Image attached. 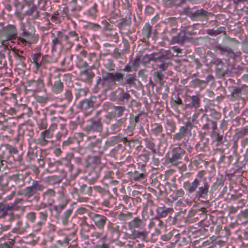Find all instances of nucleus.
Returning <instances> with one entry per match:
<instances>
[{
	"label": "nucleus",
	"instance_id": "obj_1",
	"mask_svg": "<svg viewBox=\"0 0 248 248\" xmlns=\"http://www.w3.org/2000/svg\"><path fill=\"white\" fill-rule=\"evenodd\" d=\"M19 28L21 32L18 35L17 29L15 25L9 24L4 27L0 30V43L4 45L7 41L17 39L18 44L30 46L36 43L35 29L31 23L20 22Z\"/></svg>",
	"mask_w": 248,
	"mask_h": 248
},
{
	"label": "nucleus",
	"instance_id": "obj_2",
	"mask_svg": "<svg viewBox=\"0 0 248 248\" xmlns=\"http://www.w3.org/2000/svg\"><path fill=\"white\" fill-rule=\"evenodd\" d=\"M206 171L201 170L198 172L192 181H186L183 183V188L189 195L194 197V199L206 200L208 197L210 184L205 176Z\"/></svg>",
	"mask_w": 248,
	"mask_h": 248
},
{
	"label": "nucleus",
	"instance_id": "obj_3",
	"mask_svg": "<svg viewBox=\"0 0 248 248\" xmlns=\"http://www.w3.org/2000/svg\"><path fill=\"white\" fill-rule=\"evenodd\" d=\"M124 74L121 72H104L101 77H96V88L104 91L110 90L116 85V82H120L124 79Z\"/></svg>",
	"mask_w": 248,
	"mask_h": 248
},
{
	"label": "nucleus",
	"instance_id": "obj_4",
	"mask_svg": "<svg viewBox=\"0 0 248 248\" xmlns=\"http://www.w3.org/2000/svg\"><path fill=\"white\" fill-rule=\"evenodd\" d=\"M31 57L33 72L35 74L40 73L41 75L46 72L50 64L58 61V57L53 58L47 55L42 56L40 53H33Z\"/></svg>",
	"mask_w": 248,
	"mask_h": 248
},
{
	"label": "nucleus",
	"instance_id": "obj_5",
	"mask_svg": "<svg viewBox=\"0 0 248 248\" xmlns=\"http://www.w3.org/2000/svg\"><path fill=\"white\" fill-rule=\"evenodd\" d=\"M31 182V185L26 187L17 193L18 195L24 197L28 202H32L33 201L38 202L40 197L38 192H42L45 189V186L38 181L32 180L31 178L28 181V183Z\"/></svg>",
	"mask_w": 248,
	"mask_h": 248
},
{
	"label": "nucleus",
	"instance_id": "obj_6",
	"mask_svg": "<svg viewBox=\"0 0 248 248\" xmlns=\"http://www.w3.org/2000/svg\"><path fill=\"white\" fill-rule=\"evenodd\" d=\"M51 47L53 52H57L59 49L68 50L74 45V43L68 39V36L64 34L62 31H57L54 32H51Z\"/></svg>",
	"mask_w": 248,
	"mask_h": 248
},
{
	"label": "nucleus",
	"instance_id": "obj_7",
	"mask_svg": "<svg viewBox=\"0 0 248 248\" xmlns=\"http://www.w3.org/2000/svg\"><path fill=\"white\" fill-rule=\"evenodd\" d=\"M146 221L145 218H140V217H137L127 222V227L131 231V233L129 235V238H145L144 230L146 225Z\"/></svg>",
	"mask_w": 248,
	"mask_h": 248
},
{
	"label": "nucleus",
	"instance_id": "obj_8",
	"mask_svg": "<svg viewBox=\"0 0 248 248\" xmlns=\"http://www.w3.org/2000/svg\"><path fill=\"white\" fill-rule=\"evenodd\" d=\"M191 124L180 126L178 131L173 135V142L175 145L187 148L190 138L192 136Z\"/></svg>",
	"mask_w": 248,
	"mask_h": 248
},
{
	"label": "nucleus",
	"instance_id": "obj_9",
	"mask_svg": "<svg viewBox=\"0 0 248 248\" xmlns=\"http://www.w3.org/2000/svg\"><path fill=\"white\" fill-rule=\"evenodd\" d=\"M18 153L17 147L6 144L0 147V170L7 164H12L15 159L13 155Z\"/></svg>",
	"mask_w": 248,
	"mask_h": 248
},
{
	"label": "nucleus",
	"instance_id": "obj_10",
	"mask_svg": "<svg viewBox=\"0 0 248 248\" xmlns=\"http://www.w3.org/2000/svg\"><path fill=\"white\" fill-rule=\"evenodd\" d=\"M208 215L205 207L194 205L188 211L185 219L186 221L190 223L200 221L201 223L203 224L204 220L207 218Z\"/></svg>",
	"mask_w": 248,
	"mask_h": 248
},
{
	"label": "nucleus",
	"instance_id": "obj_11",
	"mask_svg": "<svg viewBox=\"0 0 248 248\" xmlns=\"http://www.w3.org/2000/svg\"><path fill=\"white\" fill-rule=\"evenodd\" d=\"M102 138H96V135L93 134L87 137L85 140V145L86 148L93 153L96 154V155L99 156L107 150L106 145H102Z\"/></svg>",
	"mask_w": 248,
	"mask_h": 248
},
{
	"label": "nucleus",
	"instance_id": "obj_12",
	"mask_svg": "<svg viewBox=\"0 0 248 248\" xmlns=\"http://www.w3.org/2000/svg\"><path fill=\"white\" fill-rule=\"evenodd\" d=\"M25 243L16 233L10 232L0 238V248H20L19 245Z\"/></svg>",
	"mask_w": 248,
	"mask_h": 248
},
{
	"label": "nucleus",
	"instance_id": "obj_13",
	"mask_svg": "<svg viewBox=\"0 0 248 248\" xmlns=\"http://www.w3.org/2000/svg\"><path fill=\"white\" fill-rule=\"evenodd\" d=\"M61 76V74L54 76L50 73L46 78V85L53 94H60L63 91L64 84L62 81Z\"/></svg>",
	"mask_w": 248,
	"mask_h": 248
},
{
	"label": "nucleus",
	"instance_id": "obj_14",
	"mask_svg": "<svg viewBox=\"0 0 248 248\" xmlns=\"http://www.w3.org/2000/svg\"><path fill=\"white\" fill-rule=\"evenodd\" d=\"M44 89L45 85L42 77H39L37 79L28 80L25 86L26 93L32 94L41 92Z\"/></svg>",
	"mask_w": 248,
	"mask_h": 248
},
{
	"label": "nucleus",
	"instance_id": "obj_15",
	"mask_svg": "<svg viewBox=\"0 0 248 248\" xmlns=\"http://www.w3.org/2000/svg\"><path fill=\"white\" fill-rule=\"evenodd\" d=\"M88 216L94 224V225H91L90 227L94 229L96 227L100 231H104L105 225L110 221L106 216L93 212H88Z\"/></svg>",
	"mask_w": 248,
	"mask_h": 248
},
{
	"label": "nucleus",
	"instance_id": "obj_16",
	"mask_svg": "<svg viewBox=\"0 0 248 248\" xmlns=\"http://www.w3.org/2000/svg\"><path fill=\"white\" fill-rule=\"evenodd\" d=\"M96 99L95 96H92L90 98L85 99L79 102L78 107L84 112L85 116H88L91 115L98 106L96 103Z\"/></svg>",
	"mask_w": 248,
	"mask_h": 248
},
{
	"label": "nucleus",
	"instance_id": "obj_17",
	"mask_svg": "<svg viewBox=\"0 0 248 248\" xmlns=\"http://www.w3.org/2000/svg\"><path fill=\"white\" fill-rule=\"evenodd\" d=\"M228 89L231 94L228 96L231 102H236L244 99V95H248V88L247 87L241 88L236 86H229Z\"/></svg>",
	"mask_w": 248,
	"mask_h": 248
},
{
	"label": "nucleus",
	"instance_id": "obj_18",
	"mask_svg": "<svg viewBox=\"0 0 248 248\" xmlns=\"http://www.w3.org/2000/svg\"><path fill=\"white\" fill-rule=\"evenodd\" d=\"M82 129L88 135L92 133L101 132L103 130V124L98 118H92L86 121Z\"/></svg>",
	"mask_w": 248,
	"mask_h": 248
},
{
	"label": "nucleus",
	"instance_id": "obj_19",
	"mask_svg": "<svg viewBox=\"0 0 248 248\" xmlns=\"http://www.w3.org/2000/svg\"><path fill=\"white\" fill-rule=\"evenodd\" d=\"M184 148L185 147L177 146L172 148L171 151V156L168 158L170 163L174 166H177L182 163L186 152Z\"/></svg>",
	"mask_w": 248,
	"mask_h": 248
},
{
	"label": "nucleus",
	"instance_id": "obj_20",
	"mask_svg": "<svg viewBox=\"0 0 248 248\" xmlns=\"http://www.w3.org/2000/svg\"><path fill=\"white\" fill-rule=\"evenodd\" d=\"M131 18L125 17L116 20L115 25L122 35L127 36L131 33Z\"/></svg>",
	"mask_w": 248,
	"mask_h": 248
},
{
	"label": "nucleus",
	"instance_id": "obj_21",
	"mask_svg": "<svg viewBox=\"0 0 248 248\" xmlns=\"http://www.w3.org/2000/svg\"><path fill=\"white\" fill-rule=\"evenodd\" d=\"M117 167L116 175L118 179H121L126 175L129 176L131 170H134L135 169V165L133 163H128L126 161L118 163Z\"/></svg>",
	"mask_w": 248,
	"mask_h": 248
},
{
	"label": "nucleus",
	"instance_id": "obj_22",
	"mask_svg": "<svg viewBox=\"0 0 248 248\" xmlns=\"http://www.w3.org/2000/svg\"><path fill=\"white\" fill-rule=\"evenodd\" d=\"M200 121L202 124L201 131L205 132V135L209 132L210 129L211 131L217 130V122L209 119L207 114H202L200 118Z\"/></svg>",
	"mask_w": 248,
	"mask_h": 248
},
{
	"label": "nucleus",
	"instance_id": "obj_23",
	"mask_svg": "<svg viewBox=\"0 0 248 248\" xmlns=\"http://www.w3.org/2000/svg\"><path fill=\"white\" fill-rule=\"evenodd\" d=\"M37 219L36 223L33 226V230L35 232H39L42 227L46 224L48 218V212L46 210L37 213Z\"/></svg>",
	"mask_w": 248,
	"mask_h": 248
},
{
	"label": "nucleus",
	"instance_id": "obj_24",
	"mask_svg": "<svg viewBox=\"0 0 248 248\" xmlns=\"http://www.w3.org/2000/svg\"><path fill=\"white\" fill-rule=\"evenodd\" d=\"M142 116L140 113L136 115L131 114L129 117V124L126 128H124V132L128 136H132L134 134V131L136 124L140 122V120Z\"/></svg>",
	"mask_w": 248,
	"mask_h": 248
},
{
	"label": "nucleus",
	"instance_id": "obj_25",
	"mask_svg": "<svg viewBox=\"0 0 248 248\" xmlns=\"http://www.w3.org/2000/svg\"><path fill=\"white\" fill-rule=\"evenodd\" d=\"M115 99L118 104L123 105L127 102L131 97L130 94L127 92H125L124 90L120 87H119L113 93Z\"/></svg>",
	"mask_w": 248,
	"mask_h": 248
},
{
	"label": "nucleus",
	"instance_id": "obj_26",
	"mask_svg": "<svg viewBox=\"0 0 248 248\" xmlns=\"http://www.w3.org/2000/svg\"><path fill=\"white\" fill-rule=\"evenodd\" d=\"M200 140L197 143L195 148L197 152H206L209 150V139L205 138V133L199 131Z\"/></svg>",
	"mask_w": 248,
	"mask_h": 248
},
{
	"label": "nucleus",
	"instance_id": "obj_27",
	"mask_svg": "<svg viewBox=\"0 0 248 248\" xmlns=\"http://www.w3.org/2000/svg\"><path fill=\"white\" fill-rule=\"evenodd\" d=\"M86 167L89 169H97L101 170L102 165L100 157L99 155H90L86 159Z\"/></svg>",
	"mask_w": 248,
	"mask_h": 248
},
{
	"label": "nucleus",
	"instance_id": "obj_28",
	"mask_svg": "<svg viewBox=\"0 0 248 248\" xmlns=\"http://www.w3.org/2000/svg\"><path fill=\"white\" fill-rule=\"evenodd\" d=\"M212 139V144L214 147H219L223 145L225 137H224L223 132L215 130L210 132Z\"/></svg>",
	"mask_w": 248,
	"mask_h": 248
},
{
	"label": "nucleus",
	"instance_id": "obj_29",
	"mask_svg": "<svg viewBox=\"0 0 248 248\" xmlns=\"http://www.w3.org/2000/svg\"><path fill=\"white\" fill-rule=\"evenodd\" d=\"M187 108L197 109L200 107L201 100L199 95L187 96L185 99Z\"/></svg>",
	"mask_w": 248,
	"mask_h": 248
},
{
	"label": "nucleus",
	"instance_id": "obj_30",
	"mask_svg": "<svg viewBox=\"0 0 248 248\" xmlns=\"http://www.w3.org/2000/svg\"><path fill=\"white\" fill-rule=\"evenodd\" d=\"M143 198L142 212H147L148 208H152L155 206V204L153 200V197L150 193H145L142 195ZM151 214H154L153 210L150 209Z\"/></svg>",
	"mask_w": 248,
	"mask_h": 248
},
{
	"label": "nucleus",
	"instance_id": "obj_31",
	"mask_svg": "<svg viewBox=\"0 0 248 248\" xmlns=\"http://www.w3.org/2000/svg\"><path fill=\"white\" fill-rule=\"evenodd\" d=\"M164 223L160 218L155 217L150 220L148 228L149 229H154L155 234L161 233V231L164 229Z\"/></svg>",
	"mask_w": 248,
	"mask_h": 248
},
{
	"label": "nucleus",
	"instance_id": "obj_32",
	"mask_svg": "<svg viewBox=\"0 0 248 248\" xmlns=\"http://www.w3.org/2000/svg\"><path fill=\"white\" fill-rule=\"evenodd\" d=\"M186 15L193 20H200L203 16H207V12L204 9L194 10L189 8L186 10Z\"/></svg>",
	"mask_w": 248,
	"mask_h": 248
},
{
	"label": "nucleus",
	"instance_id": "obj_33",
	"mask_svg": "<svg viewBox=\"0 0 248 248\" xmlns=\"http://www.w3.org/2000/svg\"><path fill=\"white\" fill-rule=\"evenodd\" d=\"M18 119H26L29 118L32 114V111L31 108L26 104H20L16 107Z\"/></svg>",
	"mask_w": 248,
	"mask_h": 248
},
{
	"label": "nucleus",
	"instance_id": "obj_34",
	"mask_svg": "<svg viewBox=\"0 0 248 248\" xmlns=\"http://www.w3.org/2000/svg\"><path fill=\"white\" fill-rule=\"evenodd\" d=\"M184 105L182 98L179 93H173L170 98V105L174 111L177 113L180 112V107Z\"/></svg>",
	"mask_w": 248,
	"mask_h": 248
},
{
	"label": "nucleus",
	"instance_id": "obj_35",
	"mask_svg": "<svg viewBox=\"0 0 248 248\" xmlns=\"http://www.w3.org/2000/svg\"><path fill=\"white\" fill-rule=\"evenodd\" d=\"M56 193L53 188H48L42 193L44 202H46L48 205L51 206L55 203Z\"/></svg>",
	"mask_w": 248,
	"mask_h": 248
},
{
	"label": "nucleus",
	"instance_id": "obj_36",
	"mask_svg": "<svg viewBox=\"0 0 248 248\" xmlns=\"http://www.w3.org/2000/svg\"><path fill=\"white\" fill-rule=\"evenodd\" d=\"M231 102L230 106L232 110L230 112L229 115L230 117L232 118L240 112L241 109L245 105L246 102L245 100H241Z\"/></svg>",
	"mask_w": 248,
	"mask_h": 248
},
{
	"label": "nucleus",
	"instance_id": "obj_37",
	"mask_svg": "<svg viewBox=\"0 0 248 248\" xmlns=\"http://www.w3.org/2000/svg\"><path fill=\"white\" fill-rule=\"evenodd\" d=\"M53 136L49 132L47 131L46 129L42 131L40 134L38 139V144L41 146H47L49 142V139H51Z\"/></svg>",
	"mask_w": 248,
	"mask_h": 248
},
{
	"label": "nucleus",
	"instance_id": "obj_38",
	"mask_svg": "<svg viewBox=\"0 0 248 248\" xmlns=\"http://www.w3.org/2000/svg\"><path fill=\"white\" fill-rule=\"evenodd\" d=\"M206 155L204 154H200L195 156L191 159V163L198 168H201L203 166H207L209 164L206 160Z\"/></svg>",
	"mask_w": 248,
	"mask_h": 248
},
{
	"label": "nucleus",
	"instance_id": "obj_39",
	"mask_svg": "<svg viewBox=\"0 0 248 248\" xmlns=\"http://www.w3.org/2000/svg\"><path fill=\"white\" fill-rule=\"evenodd\" d=\"M107 229L108 232L111 234L112 240H116L119 238L121 232L118 225H115L110 221L107 224Z\"/></svg>",
	"mask_w": 248,
	"mask_h": 248
},
{
	"label": "nucleus",
	"instance_id": "obj_40",
	"mask_svg": "<svg viewBox=\"0 0 248 248\" xmlns=\"http://www.w3.org/2000/svg\"><path fill=\"white\" fill-rule=\"evenodd\" d=\"M237 158V155L232 154L228 156L222 155L220 157L218 164L220 167L228 168L231 164Z\"/></svg>",
	"mask_w": 248,
	"mask_h": 248
},
{
	"label": "nucleus",
	"instance_id": "obj_41",
	"mask_svg": "<svg viewBox=\"0 0 248 248\" xmlns=\"http://www.w3.org/2000/svg\"><path fill=\"white\" fill-rule=\"evenodd\" d=\"M20 131H22L23 135L28 137V139L33 138L35 133L32 125L26 124H20L18 126Z\"/></svg>",
	"mask_w": 248,
	"mask_h": 248
},
{
	"label": "nucleus",
	"instance_id": "obj_42",
	"mask_svg": "<svg viewBox=\"0 0 248 248\" xmlns=\"http://www.w3.org/2000/svg\"><path fill=\"white\" fill-rule=\"evenodd\" d=\"M77 231L74 230L64 238L62 242L65 244V246H68L69 244V241L72 240V243L73 244L70 245L68 248H76L77 247V240L78 239V237L77 236Z\"/></svg>",
	"mask_w": 248,
	"mask_h": 248
},
{
	"label": "nucleus",
	"instance_id": "obj_43",
	"mask_svg": "<svg viewBox=\"0 0 248 248\" xmlns=\"http://www.w3.org/2000/svg\"><path fill=\"white\" fill-rule=\"evenodd\" d=\"M73 158L74 154L72 153H69L66 154L65 157L62 158L58 162L67 168L68 171L72 172L74 166L71 163V160Z\"/></svg>",
	"mask_w": 248,
	"mask_h": 248
},
{
	"label": "nucleus",
	"instance_id": "obj_44",
	"mask_svg": "<svg viewBox=\"0 0 248 248\" xmlns=\"http://www.w3.org/2000/svg\"><path fill=\"white\" fill-rule=\"evenodd\" d=\"M155 212L156 213L155 217L160 218L165 217L169 214H172L173 212V209L172 208L167 207L165 205L162 204L161 206L157 207Z\"/></svg>",
	"mask_w": 248,
	"mask_h": 248
},
{
	"label": "nucleus",
	"instance_id": "obj_45",
	"mask_svg": "<svg viewBox=\"0 0 248 248\" xmlns=\"http://www.w3.org/2000/svg\"><path fill=\"white\" fill-rule=\"evenodd\" d=\"M93 196H99L103 198L108 199L111 195L108 190L99 186H93Z\"/></svg>",
	"mask_w": 248,
	"mask_h": 248
},
{
	"label": "nucleus",
	"instance_id": "obj_46",
	"mask_svg": "<svg viewBox=\"0 0 248 248\" xmlns=\"http://www.w3.org/2000/svg\"><path fill=\"white\" fill-rule=\"evenodd\" d=\"M13 141L15 145L18 146L20 150H23L24 147L26 145L24 136L22 134V131H20L18 127L17 128V134L14 138Z\"/></svg>",
	"mask_w": 248,
	"mask_h": 248
},
{
	"label": "nucleus",
	"instance_id": "obj_47",
	"mask_svg": "<svg viewBox=\"0 0 248 248\" xmlns=\"http://www.w3.org/2000/svg\"><path fill=\"white\" fill-rule=\"evenodd\" d=\"M245 164L246 163L244 164L241 163L240 164L238 158H236L233 168L230 170V174L233 176H240L244 171L243 168Z\"/></svg>",
	"mask_w": 248,
	"mask_h": 248
},
{
	"label": "nucleus",
	"instance_id": "obj_48",
	"mask_svg": "<svg viewBox=\"0 0 248 248\" xmlns=\"http://www.w3.org/2000/svg\"><path fill=\"white\" fill-rule=\"evenodd\" d=\"M103 183L106 185L116 186L119 182L114 180V173L112 171H107L103 177Z\"/></svg>",
	"mask_w": 248,
	"mask_h": 248
},
{
	"label": "nucleus",
	"instance_id": "obj_49",
	"mask_svg": "<svg viewBox=\"0 0 248 248\" xmlns=\"http://www.w3.org/2000/svg\"><path fill=\"white\" fill-rule=\"evenodd\" d=\"M80 76L82 81L91 84L95 74L91 70H85L80 72Z\"/></svg>",
	"mask_w": 248,
	"mask_h": 248
},
{
	"label": "nucleus",
	"instance_id": "obj_50",
	"mask_svg": "<svg viewBox=\"0 0 248 248\" xmlns=\"http://www.w3.org/2000/svg\"><path fill=\"white\" fill-rule=\"evenodd\" d=\"M152 27L149 22L145 24L140 34L142 40L146 42L150 38L152 32Z\"/></svg>",
	"mask_w": 248,
	"mask_h": 248
},
{
	"label": "nucleus",
	"instance_id": "obj_51",
	"mask_svg": "<svg viewBox=\"0 0 248 248\" xmlns=\"http://www.w3.org/2000/svg\"><path fill=\"white\" fill-rule=\"evenodd\" d=\"M30 227V225L29 224L27 221L25 222H23L22 221H20L18 220L17 222V227L14 228L12 232H13L15 233H22L25 232H27V230L29 229Z\"/></svg>",
	"mask_w": 248,
	"mask_h": 248
},
{
	"label": "nucleus",
	"instance_id": "obj_52",
	"mask_svg": "<svg viewBox=\"0 0 248 248\" xmlns=\"http://www.w3.org/2000/svg\"><path fill=\"white\" fill-rule=\"evenodd\" d=\"M147 175V173L144 172H140L138 170H135L134 171L131 170L128 178L131 180V181H140L144 179Z\"/></svg>",
	"mask_w": 248,
	"mask_h": 248
},
{
	"label": "nucleus",
	"instance_id": "obj_53",
	"mask_svg": "<svg viewBox=\"0 0 248 248\" xmlns=\"http://www.w3.org/2000/svg\"><path fill=\"white\" fill-rule=\"evenodd\" d=\"M151 152L143 149L142 154L139 155L137 158V164L143 163L146 164L150 160Z\"/></svg>",
	"mask_w": 248,
	"mask_h": 248
},
{
	"label": "nucleus",
	"instance_id": "obj_54",
	"mask_svg": "<svg viewBox=\"0 0 248 248\" xmlns=\"http://www.w3.org/2000/svg\"><path fill=\"white\" fill-rule=\"evenodd\" d=\"M102 33L106 38L110 41L114 42L117 43L119 41V35L118 33L116 31V30L113 31H102Z\"/></svg>",
	"mask_w": 248,
	"mask_h": 248
},
{
	"label": "nucleus",
	"instance_id": "obj_55",
	"mask_svg": "<svg viewBox=\"0 0 248 248\" xmlns=\"http://www.w3.org/2000/svg\"><path fill=\"white\" fill-rule=\"evenodd\" d=\"M98 13V5L96 3H94L93 5L85 12L84 15L92 19H95Z\"/></svg>",
	"mask_w": 248,
	"mask_h": 248
},
{
	"label": "nucleus",
	"instance_id": "obj_56",
	"mask_svg": "<svg viewBox=\"0 0 248 248\" xmlns=\"http://www.w3.org/2000/svg\"><path fill=\"white\" fill-rule=\"evenodd\" d=\"M102 64L108 71H114L116 66L113 60L111 58H102Z\"/></svg>",
	"mask_w": 248,
	"mask_h": 248
},
{
	"label": "nucleus",
	"instance_id": "obj_57",
	"mask_svg": "<svg viewBox=\"0 0 248 248\" xmlns=\"http://www.w3.org/2000/svg\"><path fill=\"white\" fill-rule=\"evenodd\" d=\"M123 137L120 135L112 137L106 141V148L107 149L110 146H114L118 142L123 141Z\"/></svg>",
	"mask_w": 248,
	"mask_h": 248
},
{
	"label": "nucleus",
	"instance_id": "obj_58",
	"mask_svg": "<svg viewBox=\"0 0 248 248\" xmlns=\"http://www.w3.org/2000/svg\"><path fill=\"white\" fill-rule=\"evenodd\" d=\"M68 134V130L65 124H61L60 130L56 134V140H61L62 138H65Z\"/></svg>",
	"mask_w": 248,
	"mask_h": 248
},
{
	"label": "nucleus",
	"instance_id": "obj_59",
	"mask_svg": "<svg viewBox=\"0 0 248 248\" xmlns=\"http://www.w3.org/2000/svg\"><path fill=\"white\" fill-rule=\"evenodd\" d=\"M11 180L14 181L17 187H21L25 185L24 177L23 175L19 173L13 174L10 177Z\"/></svg>",
	"mask_w": 248,
	"mask_h": 248
},
{
	"label": "nucleus",
	"instance_id": "obj_60",
	"mask_svg": "<svg viewBox=\"0 0 248 248\" xmlns=\"http://www.w3.org/2000/svg\"><path fill=\"white\" fill-rule=\"evenodd\" d=\"M188 39V36H186L184 30H182L176 36H172V40L175 43H183Z\"/></svg>",
	"mask_w": 248,
	"mask_h": 248
},
{
	"label": "nucleus",
	"instance_id": "obj_61",
	"mask_svg": "<svg viewBox=\"0 0 248 248\" xmlns=\"http://www.w3.org/2000/svg\"><path fill=\"white\" fill-rule=\"evenodd\" d=\"M73 212V209L69 208L66 210L60 216V217L58 218L60 219L63 225H66L68 224L69 222V218Z\"/></svg>",
	"mask_w": 248,
	"mask_h": 248
},
{
	"label": "nucleus",
	"instance_id": "obj_62",
	"mask_svg": "<svg viewBox=\"0 0 248 248\" xmlns=\"http://www.w3.org/2000/svg\"><path fill=\"white\" fill-rule=\"evenodd\" d=\"M143 140L146 147L151 151V153L155 154L156 153V150L154 140L152 138L147 137L144 139Z\"/></svg>",
	"mask_w": 248,
	"mask_h": 248
},
{
	"label": "nucleus",
	"instance_id": "obj_63",
	"mask_svg": "<svg viewBox=\"0 0 248 248\" xmlns=\"http://www.w3.org/2000/svg\"><path fill=\"white\" fill-rule=\"evenodd\" d=\"M111 116L114 117H120L123 115L124 112L125 111L126 108L124 106H113L111 108Z\"/></svg>",
	"mask_w": 248,
	"mask_h": 248
},
{
	"label": "nucleus",
	"instance_id": "obj_64",
	"mask_svg": "<svg viewBox=\"0 0 248 248\" xmlns=\"http://www.w3.org/2000/svg\"><path fill=\"white\" fill-rule=\"evenodd\" d=\"M91 170L88 175V179L90 182L93 184L100 177L101 170H98L97 169Z\"/></svg>",
	"mask_w": 248,
	"mask_h": 248
}]
</instances>
